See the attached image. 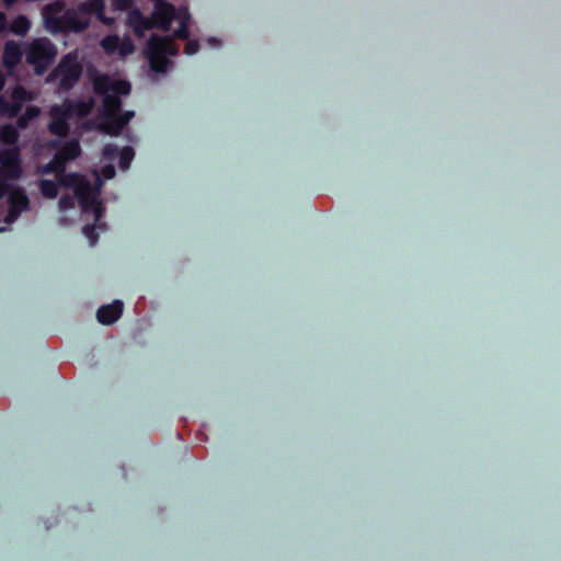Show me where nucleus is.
Masks as SVG:
<instances>
[{
  "instance_id": "nucleus-1",
  "label": "nucleus",
  "mask_w": 561,
  "mask_h": 561,
  "mask_svg": "<svg viewBox=\"0 0 561 561\" xmlns=\"http://www.w3.org/2000/svg\"><path fill=\"white\" fill-rule=\"evenodd\" d=\"M65 4L57 0L44 5L42 10L44 27L51 34L58 33H81L90 26V19L80 18V14H93L104 25L114 24V19L105 15L104 0H90L78 4L77 10L69 9L62 15Z\"/></svg>"
},
{
  "instance_id": "nucleus-2",
  "label": "nucleus",
  "mask_w": 561,
  "mask_h": 561,
  "mask_svg": "<svg viewBox=\"0 0 561 561\" xmlns=\"http://www.w3.org/2000/svg\"><path fill=\"white\" fill-rule=\"evenodd\" d=\"M57 179L62 187L73 190L75 197L78 199L83 213H92L95 221L101 219L104 213V206L102 202L98 199L101 194V181L93 185L82 174L65 172Z\"/></svg>"
},
{
  "instance_id": "nucleus-3",
  "label": "nucleus",
  "mask_w": 561,
  "mask_h": 561,
  "mask_svg": "<svg viewBox=\"0 0 561 561\" xmlns=\"http://www.w3.org/2000/svg\"><path fill=\"white\" fill-rule=\"evenodd\" d=\"M93 90L96 94L104 96L100 116H111L119 115L121 95L129 94L131 85L128 81L113 80L107 75H100L93 80Z\"/></svg>"
},
{
  "instance_id": "nucleus-4",
  "label": "nucleus",
  "mask_w": 561,
  "mask_h": 561,
  "mask_svg": "<svg viewBox=\"0 0 561 561\" xmlns=\"http://www.w3.org/2000/svg\"><path fill=\"white\" fill-rule=\"evenodd\" d=\"M146 53L151 69L162 73L170 65L168 56H176L179 47L170 36L152 35L147 42Z\"/></svg>"
},
{
  "instance_id": "nucleus-5",
  "label": "nucleus",
  "mask_w": 561,
  "mask_h": 561,
  "mask_svg": "<svg viewBox=\"0 0 561 561\" xmlns=\"http://www.w3.org/2000/svg\"><path fill=\"white\" fill-rule=\"evenodd\" d=\"M82 65L76 53L65 55L48 75L47 80L57 82L60 91L67 92L75 88L82 76Z\"/></svg>"
},
{
  "instance_id": "nucleus-6",
  "label": "nucleus",
  "mask_w": 561,
  "mask_h": 561,
  "mask_svg": "<svg viewBox=\"0 0 561 561\" xmlns=\"http://www.w3.org/2000/svg\"><path fill=\"white\" fill-rule=\"evenodd\" d=\"M56 53L55 45L48 38H37L27 46L25 59L41 75L54 61Z\"/></svg>"
},
{
  "instance_id": "nucleus-7",
  "label": "nucleus",
  "mask_w": 561,
  "mask_h": 561,
  "mask_svg": "<svg viewBox=\"0 0 561 561\" xmlns=\"http://www.w3.org/2000/svg\"><path fill=\"white\" fill-rule=\"evenodd\" d=\"M32 100L31 93L22 85H16L11 92V99L0 95V115L7 118L16 117L24 103Z\"/></svg>"
},
{
  "instance_id": "nucleus-8",
  "label": "nucleus",
  "mask_w": 561,
  "mask_h": 561,
  "mask_svg": "<svg viewBox=\"0 0 561 561\" xmlns=\"http://www.w3.org/2000/svg\"><path fill=\"white\" fill-rule=\"evenodd\" d=\"M0 164L2 178L9 180L20 179L23 172L20 148L14 146L0 151Z\"/></svg>"
},
{
  "instance_id": "nucleus-9",
  "label": "nucleus",
  "mask_w": 561,
  "mask_h": 561,
  "mask_svg": "<svg viewBox=\"0 0 561 561\" xmlns=\"http://www.w3.org/2000/svg\"><path fill=\"white\" fill-rule=\"evenodd\" d=\"M156 2L153 12L150 20L152 21V27L169 32L172 22L176 16V8L165 2L164 0H153Z\"/></svg>"
},
{
  "instance_id": "nucleus-10",
  "label": "nucleus",
  "mask_w": 561,
  "mask_h": 561,
  "mask_svg": "<svg viewBox=\"0 0 561 561\" xmlns=\"http://www.w3.org/2000/svg\"><path fill=\"white\" fill-rule=\"evenodd\" d=\"M134 116L133 111H126L119 115L100 116L101 122L98 124V129L106 135L119 136Z\"/></svg>"
},
{
  "instance_id": "nucleus-11",
  "label": "nucleus",
  "mask_w": 561,
  "mask_h": 561,
  "mask_svg": "<svg viewBox=\"0 0 561 561\" xmlns=\"http://www.w3.org/2000/svg\"><path fill=\"white\" fill-rule=\"evenodd\" d=\"M49 116V131L55 136L66 137L70 130L68 121L71 118L68 110L62 107V105H54L50 107Z\"/></svg>"
},
{
  "instance_id": "nucleus-12",
  "label": "nucleus",
  "mask_w": 561,
  "mask_h": 561,
  "mask_svg": "<svg viewBox=\"0 0 561 561\" xmlns=\"http://www.w3.org/2000/svg\"><path fill=\"white\" fill-rule=\"evenodd\" d=\"M9 209L4 218L7 224L14 222L22 211L26 210L30 206V199L22 188H15L9 195Z\"/></svg>"
},
{
  "instance_id": "nucleus-13",
  "label": "nucleus",
  "mask_w": 561,
  "mask_h": 561,
  "mask_svg": "<svg viewBox=\"0 0 561 561\" xmlns=\"http://www.w3.org/2000/svg\"><path fill=\"white\" fill-rule=\"evenodd\" d=\"M126 22L138 38L144 37L147 31L153 28L150 18H146L138 8L128 11Z\"/></svg>"
},
{
  "instance_id": "nucleus-14",
  "label": "nucleus",
  "mask_w": 561,
  "mask_h": 561,
  "mask_svg": "<svg viewBox=\"0 0 561 561\" xmlns=\"http://www.w3.org/2000/svg\"><path fill=\"white\" fill-rule=\"evenodd\" d=\"M123 302L114 300L110 305L102 306L98 309L96 319L102 324H113L123 313Z\"/></svg>"
},
{
  "instance_id": "nucleus-15",
  "label": "nucleus",
  "mask_w": 561,
  "mask_h": 561,
  "mask_svg": "<svg viewBox=\"0 0 561 561\" xmlns=\"http://www.w3.org/2000/svg\"><path fill=\"white\" fill-rule=\"evenodd\" d=\"M62 107H66L70 113V117L73 115L83 118L88 116L94 106V101L92 98L89 100H79V101H70L66 100L62 104Z\"/></svg>"
},
{
  "instance_id": "nucleus-16",
  "label": "nucleus",
  "mask_w": 561,
  "mask_h": 561,
  "mask_svg": "<svg viewBox=\"0 0 561 561\" xmlns=\"http://www.w3.org/2000/svg\"><path fill=\"white\" fill-rule=\"evenodd\" d=\"M23 51L16 42L9 41L3 49V62L7 67H15L22 60Z\"/></svg>"
},
{
  "instance_id": "nucleus-17",
  "label": "nucleus",
  "mask_w": 561,
  "mask_h": 561,
  "mask_svg": "<svg viewBox=\"0 0 561 561\" xmlns=\"http://www.w3.org/2000/svg\"><path fill=\"white\" fill-rule=\"evenodd\" d=\"M56 154L64 161L69 162L81 154V147L78 139H71L65 142Z\"/></svg>"
},
{
  "instance_id": "nucleus-18",
  "label": "nucleus",
  "mask_w": 561,
  "mask_h": 561,
  "mask_svg": "<svg viewBox=\"0 0 561 561\" xmlns=\"http://www.w3.org/2000/svg\"><path fill=\"white\" fill-rule=\"evenodd\" d=\"M19 131L13 125L7 124L0 128V141L5 145H15L19 140Z\"/></svg>"
},
{
  "instance_id": "nucleus-19",
  "label": "nucleus",
  "mask_w": 561,
  "mask_h": 561,
  "mask_svg": "<svg viewBox=\"0 0 561 561\" xmlns=\"http://www.w3.org/2000/svg\"><path fill=\"white\" fill-rule=\"evenodd\" d=\"M30 20L25 15L16 16L10 25L11 32L18 36L26 35V33L30 31Z\"/></svg>"
},
{
  "instance_id": "nucleus-20",
  "label": "nucleus",
  "mask_w": 561,
  "mask_h": 561,
  "mask_svg": "<svg viewBox=\"0 0 561 561\" xmlns=\"http://www.w3.org/2000/svg\"><path fill=\"white\" fill-rule=\"evenodd\" d=\"M41 111L37 106H27L24 113L18 117L16 125L19 128H26L31 121L39 115Z\"/></svg>"
},
{
  "instance_id": "nucleus-21",
  "label": "nucleus",
  "mask_w": 561,
  "mask_h": 561,
  "mask_svg": "<svg viewBox=\"0 0 561 561\" xmlns=\"http://www.w3.org/2000/svg\"><path fill=\"white\" fill-rule=\"evenodd\" d=\"M66 162H64L56 153L53 159L43 167V173H56L57 178L65 172Z\"/></svg>"
},
{
  "instance_id": "nucleus-22",
  "label": "nucleus",
  "mask_w": 561,
  "mask_h": 561,
  "mask_svg": "<svg viewBox=\"0 0 561 561\" xmlns=\"http://www.w3.org/2000/svg\"><path fill=\"white\" fill-rule=\"evenodd\" d=\"M135 157V151L131 147H124L118 153V165L119 169L125 171L130 167V163Z\"/></svg>"
},
{
  "instance_id": "nucleus-23",
  "label": "nucleus",
  "mask_w": 561,
  "mask_h": 561,
  "mask_svg": "<svg viewBox=\"0 0 561 561\" xmlns=\"http://www.w3.org/2000/svg\"><path fill=\"white\" fill-rule=\"evenodd\" d=\"M39 191L44 197L49 199L56 198L58 195V186L51 180H42L39 182Z\"/></svg>"
},
{
  "instance_id": "nucleus-24",
  "label": "nucleus",
  "mask_w": 561,
  "mask_h": 561,
  "mask_svg": "<svg viewBox=\"0 0 561 561\" xmlns=\"http://www.w3.org/2000/svg\"><path fill=\"white\" fill-rule=\"evenodd\" d=\"M179 24V27L173 32V35L171 36L172 39H187L190 37V22H187V18H185L184 21H181Z\"/></svg>"
},
{
  "instance_id": "nucleus-25",
  "label": "nucleus",
  "mask_w": 561,
  "mask_h": 561,
  "mask_svg": "<svg viewBox=\"0 0 561 561\" xmlns=\"http://www.w3.org/2000/svg\"><path fill=\"white\" fill-rule=\"evenodd\" d=\"M101 44L106 51H113L119 45V37L117 35H108L102 39Z\"/></svg>"
},
{
  "instance_id": "nucleus-26",
  "label": "nucleus",
  "mask_w": 561,
  "mask_h": 561,
  "mask_svg": "<svg viewBox=\"0 0 561 561\" xmlns=\"http://www.w3.org/2000/svg\"><path fill=\"white\" fill-rule=\"evenodd\" d=\"M83 233L89 239L91 245H94L98 242L99 234L94 224L85 225L83 227Z\"/></svg>"
},
{
  "instance_id": "nucleus-27",
  "label": "nucleus",
  "mask_w": 561,
  "mask_h": 561,
  "mask_svg": "<svg viewBox=\"0 0 561 561\" xmlns=\"http://www.w3.org/2000/svg\"><path fill=\"white\" fill-rule=\"evenodd\" d=\"M134 5V0H112V7L115 11H129Z\"/></svg>"
},
{
  "instance_id": "nucleus-28",
  "label": "nucleus",
  "mask_w": 561,
  "mask_h": 561,
  "mask_svg": "<svg viewBox=\"0 0 561 561\" xmlns=\"http://www.w3.org/2000/svg\"><path fill=\"white\" fill-rule=\"evenodd\" d=\"M75 207V197L69 194H64L59 199V208L61 210L72 209Z\"/></svg>"
},
{
  "instance_id": "nucleus-29",
  "label": "nucleus",
  "mask_w": 561,
  "mask_h": 561,
  "mask_svg": "<svg viewBox=\"0 0 561 561\" xmlns=\"http://www.w3.org/2000/svg\"><path fill=\"white\" fill-rule=\"evenodd\" d=\"M119 153L117 146L108 144L105 145L102 154L105 159L113 160Z\"/></svg>"
},
{
  "instance_id": "nucleus-30",
  "label": "nucleus",
  "mask_w": 561,
  "mask_h": 561,
  "mask_svg": "<svg viewBox=\"0 0 561 561\" xmlns=\"http://www.w3.org/2000/svg\"><path fill=\"white\" fill-rule=\"evenodd\" d=\"M199 50V43L196 39H191L187 42L184 48V53L186 55H194Z\"/></svg>"
},
{
  "instance_id": "nucleus-31",
  "label": "nucleus",
  "mask_w": 561,
  "mask_h": 561,
  "mask_svg": "<svg viewBox=\"0 0 561 561\" xmlns=\"http://www.w3.org/2000/svg\"><path fill=\"white\" fill-rule=\"evenodd\" d=\"M185 18H187V22H191V14L188 12V9L185 7H180L179 9H176L175 20H179V23H181V21H184Z\"/></svg>"
},
{
  "instance_id": "nucleus-32",
  "label": "nucleus",
  "mask_w": 561,
  "mask_h": 561,
  "mask_svg": "<svg viewBox=\"0 0 561 561\" xmlns=\"http://www.w3.org/2000/svg\"><path fill=\"white\" fill-rule=\"evenodd\" d=\"M116 174V171H115V168L113 164H106L102 168V175L106 179V180H111L115 176Z\"/></svg>"
},
{
  "instance_id": "nucleus-33",
  "label": "nucleus",
  "mask_w": 561,
  "mask_h": 561,
  "mask_svg": "<svg viewBox=\"0 0 561 561\" xmlns=\"http://www.w3.org/2000/svg\"><path fill=\"white\" fill-rule=\"evenodd\" d=\"M10 186L2 178V170L0 169V199L9 194Z\"/></svg>"
},
{
  "instance_id": "nucleus-34",
  "label": "nucleus",
  "mask_w": 561,
  "mask_h": 561,
  "mask_svg": "<svg viewBox=\"0 0 561 561\" xmlns=\"http://www.w3.org/2000/svg\"><path fill=\"white\" fill-rule=\"evenodd\" d=\"M134 49V45L133 43L128 39L127 42H125L122 47H121V53L123 55H126V54H129L131 53Z\"/></svg>"
},
{
  "instance_id": "nucleus-35",
  "label": "nucleus",
  "mask_w": 561,
  "mask_h": 561,
  "mask_svg": "<svg viewBox=\"0 0 561 561\" xmlns=\"http://www.w3.org/2000/svg\"><path fill=\"white\" fill-rule=\"evenodd\" d=\"M8 20L3 12H0V33L7 30Z\"/></svg>"
},
{
  "instance_id": "nucleus-36",
  "label": "nucleus",
  "mask_w": 561,
  "mask_h": 561,
  "mask_svg": "<svg viewBox=\"0 0 561 561\" xmlns=\"http://www.w3.org/2000/svg\"><path fill=\"white\" fill-rule=\"evenodd\" d=\"M208 44L211 45V46H218L220 44V41L216 37H209L208 38Z\"/></svg>"
},
{
  "instance_id": "nucleus-37",
  "label": "nucleus",
  "mask_w": 561,
  "mask_h": 561,
  "mask_svg": "<svg viewBox=\"0 0 561 561\" xmlns=\"http://www.w3.org/2000/svg\"><path fill=\"white\" fill-rule=\"evenodd\" d=\"M5 84V77L4 75L0 71V91L3 89Z\"/></svg>"
},
{
  "instance_id": "nucleus-38",
  "label": "nucleus",
  "mask_w": 561,
  "mask_h": 561,
  "mask_svg": "<svg viewBox=\"0 0 561 561\" xmlns=\"http://www.w3.org/2000/svg\"><path fill=\"white\" fill-rule=\"evenodd\" d=\"M19 0H3V3L7 8H11L14 3H16Z\"/></svg>"
}]
</instances>
